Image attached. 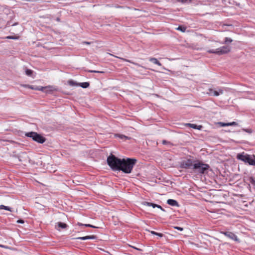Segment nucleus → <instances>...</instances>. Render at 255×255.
I'll use <instances>...</instances> for the list:
<instances>
[{"label": "nucleus", "instance_id": "41", "mask_svg": "<svg viewBox=\"0 0 255 255\" xmlns=\"http://www.w3.org/2000/svg\"><path fill=\"white\" fill-rule=\"evenodd\" d=\"M56 20L57 21L59 22V21H60V18H59V17H57V18H56Z\"/></svg>", "mask_w": 255, "mask_h": 255}, {"label": "nucleus", "instance_id": "12", "mask_svg": "<svg viewBox=\"0 0 255 255\" xmlns=\"http://www.w3.org/2000/svg\"><path fill=\"white\" fill-rule=\"evenodd\" d=\"M167 203L168 205L172 206H179V205L177 201L174 199H168L167 201Z\"/></svg>", "mask_w": 255, "mask_h": 255}, {"label": "nucleus", "instance_id": "35", "mask_svg": "<svg viewBox=\"0 0 255 255\" xmlns=\"http://www.w3.org/2000/svg\"><path fill=\"white\" fill-rule=\"evenodd\" d=\"M156 207L160 209L161 210H162L163 211H165L164 209L160 205L157 204V206H156Z\"/></svg>", "mask_w": 255, "mask_h": 255}, {"label": "nucleus", "instance_id": "18", "mask_svg": "<svg viewBox=\"0 0 255 255\" xmlns=\"http://www.w3.org/2000/svg\"><path fill=\"white\" fill-rule=\"evenodd\" d=\"M117 136L119 137L121 139H123L124 140H126L127 139H130V137H128L127 136H126V135H123V134H117Z\"/></svg>", "mask_w": 255, "mask_h": 255}, {"label": "nucleus", "instance_id": "37", "mask_svg": "<svg viewBox=\"0 0 255 255\" xmlns=\"http://www.w3.org/2000/svg\"><path fill=\"white\" fill-rule=\"evenodd\" d=\"M156 236H159V237H162L163 236V234L162 233H156Z\"/></svg>", "mask_w": 255, "mask_h": 255}, {"label": "nucleus", "instance_id": "7", "mask_svg": "<svg viewBox=\"0 0 255 255\" xmlns=\"http://www.w3.org/2000/svg\"><path fill=\"white\" fill-rule=\"evenodd\" d=\"M190 158H186L183 160H182L180 163V166L182 168L184 169H189L192 167H193V165L195 162V161H194L191 158L193 157L191 155L189 156Z\"/></svg>", "mask_w": 255, "mask_h": 255}, {"label": "nucleus", "instance_id": "2", "mask_svg": "<svg viewBox=\"0 0 255 255\" xmlns=\"http://www.w3.org/2000/svg\"><path fill=\"white\" fill-rule=\"evenodd\" d=\"M210 168L209 164L204 163L203 161L197 160L193 165L192 169L195 172L198 174H206Z\"/></svg>", "mask_w": 255, "mask_h": 255}, {"label": "nucleus", "instance_id": "8", "mask_svg": "<svg viewBox=\"0 0 255 255\" xmlns=\"http://www.w3.org/2000/svg\"><path fill=\"white\" fill-rule=\"evenodd\" d=\"M221 233L234 241L239 242L237 236L233 232L229 231H221Z\"/></svg>", "mask_w": 255, "mask_h": 255}, {"label": "nucleus", "instance_id": "17", "mask_svg": "<svg viewBox=\"0 0 255 255\" xmlns=\"http://www.w3.org/2000/svg\"><path fill=\"white\" fill-rule=\"evenodd\" d=\"M143 204L148 206H152L154 208L157 206V204L148 202H143Z\"/></svg>", "mask_w": 255, "mask_h": 255}, {"label": "nucleus", "instance_id": "6", "mask_svg": "<svg viewBox=\"0 0 255 255\" xmlns=\"http://www.w3.org/2000/svg\"><path fill=\"white\" fill-rule=\"evenodd\" d=\"M231 51V47L229 46H223L216 50L210 49L208 51L209 53H214L219 55L228 53Z\"/></svg>", "mask_w": 255, "mask_h": 255}, {"label": "nucleus", "instance_id": "15", "mask_svg": "<svg viewBox=\"0 0 255 255\" xmlns=\"http://www.w3.org/2000/svg\"><path fill=\"white\" fill-rule=\"evenodd\" d=\"M57 224L58 228L62 229H66L68 227V225L62 222H58Z\"/></svg>", "mask_w": 255, "mask_h": 255}, {"label": "nucleus", "instance_id": "36", "mask_svg": "<svg viewBox=\"0 0 255 255\" xmlns=\"http://www.w3.org/2000/svg\"><path fill=\"white\" fill-rule=\"evenodd\" d=\"M17 222L18 223L23 224V223H24V221L23 220L19 219V220H17Z\"/></svg>", "mask_w": 255, "mask_h": 255}, {"label": "nucleus", "instance_id": "1", "mask_svg": "<svg viewBox=\"0 0 255 255\" xmlns=\"http://www.w3.org/2000/svg\"><path fill=\"white\" fill-rule=\"evenodd\" d=\"M136 161V159L134 158H123L120 167V171H122L123 173L126 174L130 173Z\"/></svg>", "mask_w": 255, "mask_h": 255}, {"label": "nucleus", "instance_id": "22", "mask_svg": "<svg viewBox=\"0 0 255 255\" xmlns=\"http://www.w3.org/2000/svg\"><path fill=\"white\" fill-rule=\"evenodd\" d=\"M33 72V71L30 69H26L25 70V74L28 76H32Z\"/></svg>", "mask_w": 255, "mask_h": 255}, {"label": "nucleus", "instance_id": "42", "mask_svg": "<svg viewBox=\"0 0 255 255\" xmlns=\"http://www.w3.org/2000/svg\"><path fill=\"white\" fill-rule=\"evenodd\" d=\"M7 38H8V39H14V38L12 36H7Z\"/></svg>", "mask_w": 255, "mask_h": 255}, {"label": "nucleus", "instance_id": "20", "mask_svg": "<svg viewBox=\"0 0 255 255\" xmlns=\"http://www.w3.org/2000/svg\"><path fill=\"white\" fill-rule=\"evenodd\" d=\"M233 39H232L231 38L229 37H225L224 44H227L228 43H230L232 42Z\"/></svg>", "mask_w": 255, "mask_h": 255}, {"label": "nucleus", "instance_id": "11", "mask_svg": "<svg viewBox=\"0 0 255 255\" xmlns=\"http://www.w3.org/2000/svg\"><path fill=\"white\" fill-rule=\"evenodd\" d=\"M185 125L186 127L191 128L194 129H199V130H201L203 128V126L201 125L198 126L196 124H193L188 123V124H186Z\"/></svg>", "mask_w": 255, "mask_h": 255}, {"label": "nucleus", "instance_id": "23", "mask_svg": "<svg viewBox=\"0 0 255 255\" xmlns=\"http://www.w3.org/2000/svg\"><path fill=\"white\" fill-rule=\"evenodd\" d=\"M250 183L253 186H255V178L253 177H250L249 179Z\"/></svg>", "mask_w": 255, "mask_h": 255}, {"label": "nucleus", "instance_id": "38", "mask_svg": "<svg viewBox=\"0 0 255 255\" xmlns=\"http://www.w3.org/2000/svg\"><path fill=\"white\" fill-rule=\"evenodd\" d=\"M0 247L2 248H4V249H8V247L6 246H5V245H0Z\"/></svg>", "mask_w": 255, "mask_h": 255}, {"label": "nucleus", "instance_id": "28", "mask_svg": "<svg viewBox=\"0 0 255 255\" xmlns=\"http://www.w3.org/2000/svg\"><path fill=\"white\" fill-rule=\"evenodd\" d=\"M162 142V144L164 145L169 144L170 145H172V144L170 141H167L166 140H163Z\"/></svg>", "mask_w": 255, "mask_h": 255}, {"label": "nucleus", "instance_id": "14", "mask_svg": "<svg viewBox=\"0 0 255 255\" xmlns=\"http://www.w3.org/2000/svg\"><path fill=\"white\" fill-rule=\"evenodd\" d=\"M149 61L158 66H160L162 65L161 63L155 58H150Z\"/></svg>", "mask_w": 255, "mask_h": 255}, {"label": "nucleus", "instance_id": "30", "mask_svg": "<svg viewBox=\"0 0 255 255\" xmlns=\"http://www.w3.org/2000/svg\"><path fill=\"white\" fill-rule=\"evenodd\" d=\"M238 124L237 123H236V122H231V123H228V126H238Z\"/></svg>", "mask_w": 255, "mask_h": 255}, {"label": "nucleus", "instance_id": "19", "mask_svg": "<svg viewBox=\"0 0 255 255\" xmlns=\"http://www.w3.org/2000/svg\"><path fill=\"white\" fill-rule=\"evenodd\" d=\"M176 29L184 32L186 31V27L183 25H180L177 28H176Z\"/></svg>", "mask_w": 255, "mask_h": 255}, {"label": "nucleus", "instance_id": "44", "mask_svg": "<svg viewBox=\"0 0 255 255\" xmlns=\"http://www.w3.org/2000/svg\"><path fill=\"white\" fill-rule=\"evenodd\" d=\"M17 23H14V24H13L12 25H16Z\"/></svg>", "mask_w": 255, "mask_h": 255}, {"label": "nucleus", "instance_id": "3", "mask_svg": "<svg viewBox=\"0 0 255 255\" xmlns=\"http://www.w3.org/2000/svg\"><path fill=\"white\" fill-rule=\"evenodd\" d=\"M122 159L116 156L115 155L111 154L108 156L107 162L108 165L113 171H120Z\"/></svg>", "mask_w": 255, "mask_h": 255}, {"label": "nucleus", "instance_id": "21", "mask_svg": "<svg viewBox=\"0 0 255 255\" xmlns=\"http://www.w3.org/2000/svg\"><path fill=\"white\" fill-rule=\"evenodd\" d=\"M0 209H4L10 212L11 211V208L10 207L8 206H5L3 205H0Z\"/></svg>", "mask_w": 255, "mask_h": 255}, {"label": "nucleus", "instance_id": "40", "mask_svg": "<svg viewBox=\"0 0 255 255\" xmlns=\"http://www.w3.org/2000/svg\"><path fill=\"white\" fill-rule=\"evenodd\" d=\"M16 157L18 158V159L19 161H22V159H21V156H20L17 155Z\"/></svg>", "mask_w": 255, "mask_h": 255}, {"label": "nucleus", "instance_id": "32", "mask_svg": "<svg viewBox=\"0 0 255 255\" xmlns=\"http://www.w3.org/2000/svg\"><path fill=\"white\" fill-rule=\"evenodd\" d=\"M120 58L122 60H123L124 61H126V62H128L134 64L133 62H132L131 61H130L129 60H128V59H125V58Z\"/></svg>", "mask_w": 255, "mask_h": 255}, {"label": "nucleus", "instance_id": "5", "mask_svg": "<svg viewBox=\"0 0 255 255\" xmlns=\"http://www.w3.org/2000/svg\"><path fill=\"white\" fill-rule=\"evenodd\" d=\"M25 135L31 137L32 139L39 143H43L46 140V138L41 134L33 131L27 132Z\"/></svg>", "mask_w": 255, "mask_h": 255}, {"label": "nucleus", "instance_id": "34", "mask_svg": "<svg viewBox=\"0 0 255 255\" xmlns=\"http://www.w3.org/2000/svg\"><path fill=\"white\" fill-rule=\"evenodd\" d=\"M3 141H7V142H9L11 143H16V142L13 141V140H3Z\"/></svg>", "mask_w": 255, "mask_h": 255}, {"label": "nucleus", "instance_id": "9", "mask_svg": "<svg viewBox=\"0 0 255 255\" xmlns=\"http://www.w3.org/2000/svg\"><path fill=\"white\" fill-rule=\"evenodd\" d=\"M224 92L223 90L220 89L219 91H216L212 88L208 89V92L207 93L209 96H218L220 94H222Z\"/></svg>", "mask_w": 255, "mask_h": 255}, {"label": "nucleus", "instance_id": "43", "mask_svg": "<svg viewBox=\"0 0 255 255\" xmlns=\"http://www.w3.org/2000/svg\"><path fill=\"white\" fill-rule=\"evenodd\" d=\"M84 43L87 44H89L90 43V42H84Z\"/></svg>", "mask_w": 255, "mask_h": 255}, {"label": "nucleus", "instance_id": "29", "mask_svg": "<svg viewBox=\"0 0 255 255\" xmlns=\"http://www.w3.org/2000/svg\"><path fill=\"white\" fill-rule=\"evenodd\" d=\"M242 130L243 131H245L249 133H251L253 132L252 129L251 128H247V129L243 128Z\"/></svg>", "mask_w": 255, "mask_h": 255}, {"label": "nucleus", "instance_id": "27", "mask_svg": "<svg viewBox=\"0 0 255 255\" xmlns=\"http://www.w3.org/2000/svg\"><path fill=\"white\" fill-rule=\"evenodd\" d=\"M30 88L31 89H35V90H36L42 91H43L44 90V89L45 88L44 87H37V88H33L31 86H30Z\"/></svg>", "mask_w": 255, "mask_h": 255}, {"label": "nucleus", "instance_id": "25", "mask_svg": "<svg viewBox=\"0 0 255 255\" xmlns=\"http://www.w3.org/2000/svg\"><path fill=\"white\" fill-rule=\"evenodd\" d=\"M178 2H180L181 3H186L189 2L191 3L192 1V0H176Z\"/></svg>", "mask_w": 255, "mask_h": 255}, {"label": "nucleus", "instance_id": "26", "mask_svg": "<svg viewBox=\"0 0 255 255\" xmlns=\"http://www.w3.org/2000/svg\"><path fill=\"white\" fill-rule=\"evenodd\" d=\"M86 71L90 72V73H104V72L103 71H97V70H86Z\"/></svg>", "mask_w": 255, "mask_h": 255}, {"label": "nucleus", "instance_id": "24", "mask_svg": "<svg viewBox=\"0 0 255 255\" xmlns=\"http://www.w3.org/2000/svg\"><path fill=\"white\" fill-rule=\"evenodd\" d=\"M68 82L69 84L71 86H77L79 84L73 80H69V81H68Z\"/></svg>", "mask_w": 255, "mask_h": 255}, {"label": "nucleus", "instance_id": "13", "mask_svg": "<svg viewBox=\"0 0 255 255\" xmlns=\"http://www.w3.org/2000/svg\"><path fill=\"white\" fill-rule=\"evenodd\" d=\"M77 225H78L79 226H84V227H90V228H98V227H96V226H93V225H91V224H82V223H79V222H78L77 223Z\"/></svg>", "mask_w": 255, "mask_h": 255}, {"label": "nucleus", "instance_id": "4", "mask_svg": "<svg viewBox=\"0 0 255 255\" xmlns=\"http://www.w3.org/2000/svg\"><path fill=\"white\" fill-rule=\"evenodd\" d=\"M237 158L243 161L246 164L255 166V155L254 154H248L243 152L241 153H238L237 155Z\"/></svg>", "mask_w": 255, "mask_h": 255}, {"label": "nucleus", "instance_id": "16", "mask_svg": "<svg viewBox=\"0 0 255 255\" xmlns=\"http://www.w3.org/2000/svg\"><path fill=\"white\" fill-rule=\"evenodd\" d=\"M78 85L83 88H87L90 86V84L88 82H83L79 83Z\"/></svg>", "mask_w": 255, "mask_h": 255}, {"label": "nucleus", "instance_id": "31", "mask_svg": "<svg viewBox=\"0 0 255 255\" xmlns=\"http://www.w3.org/2000/svg\"><path fill=\"white\" fill-rule=\"evenodd\" d=\"M218 124L220 125L221 127L228 126V123H223V122H219V123H218Z\"/></svg>", "mask_w": 255, "mask_h": 255}, {"label": "nucleus", "instance_id": "10", "mask_svg": "<svg viewBox=\"0 0 255 255\" xmlns=\"http://www.w3.org/2000/svg\"><path fill=\"white\" fill-rule=\"evenodd\" d=\"M97 239V236L95 235H91V236H87L85 237H78V238H72L71 240H86L88 239Z\"/></svg>", "mask_w": 255, "mask_h": 255}, {"label": "nucleus", "instance_id": "33", "mask_svg": "<svg viewBox=\"0 0 255 255\" xmlns=\"http://www.w3.org/2000/svg\"><path fill=\"white\" fill-rule=\"evenodd\" d=\"M174 228L177 229V230H179V231H182L183 230V228H182V227H177H177H175Z\"/></svg>", "mask_w": 255, "mask_h": 255}, {"label": "nucleus", "instance_id": "39", "mask_svg": "<svg viewBox=\"0 0 255 255\" xmlns=\"http://www.w3.org/2000/svg\"><path fill=\"white\" fill-rule=\"evenodd\" d=\"M150 232V233L153 235H156V233L157 232H155V231H149Z\"/></svg>", "mask_w": 255, "mask_h": 255}]
</instances>
